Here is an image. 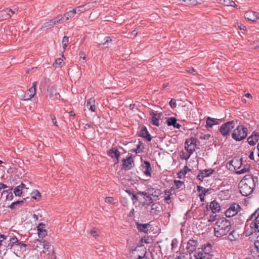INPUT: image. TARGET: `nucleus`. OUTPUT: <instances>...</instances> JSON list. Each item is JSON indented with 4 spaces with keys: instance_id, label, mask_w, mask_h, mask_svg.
<instances>
[{
    "instance_id": "nucleus-1",
    "label": "nucleus",
    "mask_w": 259,
    "mask_h": 259,
    "mask_svg": "<svg viewBox=\"0 0 259 259\" xmlns=\"http://www.w3.org/2000/svg\"><path fill=\"white\" fill-rule=\"evenodd\" d=\"M257 177L251 175H245L239 184L240 193L245 196L251 194L255 187V181H257Z\"/></svg>"
},
{
    "instance_id": "nucleus-2",
    "label": "nucleus",
    "mask_w": 259,
    "mask_h": 259,
    "mask_svg": "<svg viewBox=\"0 0 259 259\" xmlns=\"http://www.w3.org/2000/svg\"><path fill=\"white\" fill-rule=\"evenodd\" d=\"M231 223L226 218L218 219L214 226V235L217 237L226 235L231 231Z\"/></svg>"
},
{
    "instance_id": "nucleus-3",
    "label": "nucleus",
    "mask_w": 259,
    "mask_h": 259,
    "mask_svg": "<svg viewBox=\"0 0 259 259\" xmlns=\"http://www.w3.org/2000/svg\"><path fill=\"white\" fill-rule=\"evenodd\" d=\"M248 129L243 125H238L231 134L232 138L236 141H241L247 136Z\"/></svg>"
},
{
    "instance_id": "nucleus-4",
    "label": "nucleus",
    "mask_w": 259,
    "mask_h": 259,
    "mask_svg": "<svg viewBox=\"0 0 259 259\" xmlns=\"http://www.w3.org/2000/svg\"><path fill=\"white\" fill-rule=\"evenodd\" d=\"M238 120L228 121L223 124L219 130L220 132L224 137H228L230 135L231 131L234 127L235 123H237Z\"/></svg>"
},
{
    "instance_id": "nucleus-5",
    "label": "nucleus",
    "mask_w": 259,
    "mask_h": 259,
    "mask_svg": "<svg viewBox=\"0 0 259 259\" xmlns=\"http://www.w3.org/2000/svg\"><path fill=\"white\" fill-rule=\"evenodd\" d=\"M197 142V139L195 138L191 137L189 139L187 140L185 142V149L189 153V156L192 154L195 150ZM189 157H188L189 158Z\"/></svg>"
},
{
    "instance_id": "nucleus-6",
    "label": "nucleus",
    "mask_w": 259,
    "mask_h": 259,
    "mask_svg": "<svg viewBox=\"0 0 259 259\" xmlns=\"http://www.w3.org/2000/svg\"><path fill=\"white\" fill-rule=\"evenodd\" d=\"M241 209L240 205L237 203L232 204L225 212L227 218L232 217L237 214Z\"/></svg>"
},
{
    "instance_id": "nucleus-7",
    "label": "nucleus",
    "mask_w": 259,
    "mask_h": 259,
    "mask_svg": "<svg viewBox=\"0 0 259 259\" xmlns=\"http://www.w3.org/2000/svg\"><path fill=\"white\" fill-rule=\"evenodd\" d=\"M150 115L151 116V120L150 121L151 124L158 126L159 125V121L163 117L162 113L161 112L157 113L152 111L150 112Z\"/></svg>"
},
{
    "instance_id": "nucleus-8",
    "label": "nucleus",
    "mask_w": 259,
    "mask_h": 259,
    "mask_svg": "<svg viewBox=\"0 0 259 259\" xmlns=\"http://www.w3.org/2000/svg\"><path fill=\"white\" fill-rule=\"evenodd\" d=\"M251 232L249 234L247 233V231L246 233V236L254 235L255 236L259 237V220H256L251 223L250 224Z\"/></svg>"
},
{
    "instance_id": "nucleus-9",
    "label": "nucleus",
    "mask_w": 259,
    "mask_h": 259,
    "mask_svg": "<svg viewBox=\"0 0 259 259\" xmlns=\"http://www.w3.org/2000/svg\"><path fill=\"white\" fill-rule=\"evenodd\" d=\"M47 97L53 101L59 99L60 95L57 92L54 87H49L47 89Z\"/></svg>"
},
{
    "instance_id": "nucleus-10",
    "label": "nucleus",
    "mask_w": 259,
    "mask_h": 259,
    "mask_svg": "<svg viewBox=\"0 0 259 259\" xmlns=\"http://www.w3.org/2000/svg\"><path fill=\"white\" fill-rule=\"evenodd\" d=\"M136 225L137 229L140 232H143L148 234L150 230L151 229V225L149 223L141 224L139 222H136Z\"/></svg>"
},
{
    "instance_id": "nucleus-11",
    "label": "nucleus",
    "mask_w": 259,
    "mask_h": 259,
    "mask_svg": "<svg viewBox=\"0 0 259 259\" xmlns=\"http://www.w3.org/2000/svg\"><path fill=\"white\" fill-rule=\"evenodd\" d=\"M257 14V13L252 11H247L244 14V18L249 21L255 22L259 19Z\"/></svg>"
},
{
    "instance_id": "nucleus-12",
    "label": "nucleus",
    "mask_w": 259,
    "mask_h": 259,
    "mask_svg": "<svg viewBox=\"0 0 259 259\" xmlns=\"http://www.w3.org/2000/svg\"><path fill=\"white\" fill-rule=\"evenodd\" d=\"M139 136L145 139L147 141L150 142L152 140V137L147 130L146 126H143L139 133Z\"/></svg>"
},
{
    "instance_id": "nucleus-13",
    "label": "nucleus",
    "mask_w": 259,
    "mask_h": 259,
    "mask_svg": "<svg viewBox=\"0 0 259 259\" xmlns=\"http://www.w3.org/2000/svg\"><path fill=\"white\" fill-rule=\"evenodd\" d=\"M122 168L125 170H129L132 168L133 167V164H134V160L132 159V156L128 157L125 159H123L122 160Z\"/></svg>"
},
{
    "instance_id": "nucleus-14",
    "label": "nucleus",
    "mask_w": 259,
    "mask_h": 259,
    "mask_svg": "<svg viewBox=\"0 0 259 259\" xmlns=\"http://www.w3.org/2000/svg\"><path fill=\"white\" fill-rule=\"evenodd\" d=\"M138 195L143 196L144 198L145 199V202H144L143 205H147L149 206L153 203V199L151 197V195L147 192L139 191L138 192Z\"/></svg>"
},
{
    "instance_id": "nucleus-15",
    "label": "nucleus",
    "mask_w": 259,
    "mask_h": 259,
    "mask_svg": "<svg viewBox=\"0 0 259 259\" xmlns=\"http://www.w3.org/2000/svg\"><path fill=\"white\" fill-rule=\"evenodd\" d=\"M144 174L147 176H151L152 168L150 162L145 161L141 165Z\"/></svg>"
},
{
    "instance_id": "nucleus-16",
    "label": "nucleus",
    "mask_w": 259,
    "mask_h": 259,
    "mask_svg": "<svg viewBox=\"0 0 259 259\" xmlns=\"http://www.w3.org/2000/svg\"><path fill=\"white\" fill-rule=\"evenodd\" d=\"M198 245V242L196 240H189L187 243L186 247L187 249L190 253H192Z\"/></svg>"
},
{
    "instance_id": "nucleus-17",
    "label": "nucleus",
    "mask_w": 259,
    "mask_h": 259,
    "mask_svg": "<svg viewBox=\"0 0 259 259\" xmlns=\"http://www.w3.org/2000/svg\"><path fill=\"white\" fill-rule=\"evenodd\" d=\"M247 141L250 145H255L259 141V134L254 132L252 135L248 138Z\"/></svg>"
},
{
    "instance_id": "nucleus-18",
    "label": "nucleus",
    "mask_w": 259,
    "mask_h": 259,
    "mask_svg": "<svg viewBox=\"0 0 259 259\" xmlns=\"http://www.w3.org/2000/svg\"><path fill=\"white\" fill-rule=\"evenodd\" d=\"M213 171L214 170L211 168L208 169L200 170L197 176V178L199 180L202 181L204 178L209 176L211 174L213 173Z\"/></svg>"
},
{
    "instance_id": "nucleus-19",
    "label": "nucleus",
    "mask_w": 259,
    "mask_h": 259,
    "mask_svg": "<svg viewBox=\"0 0 259 259\" xmlns=\"http://www.w3.org/2000/svg\"><path fill=\"white\" fill-rule=\"evenodd\" d=\"M45 225L43 223H39L37 226L38 234L39 238H43L47 235V231L45 230Z\"/></svg>"
},
{
    "instance_id": "nucleus-20",
    "label": "nucleus",
    "mask_w": 259,
    "mask_h": 259,
    "mask_svg": "<svg viewBox=\"0 0 259 259\" xmlns=\"http://www.w3.org/2000/svg\"><path fill=\"white\" fill-rule=\"evenodd\" d=\"M219 121H222V119H217L215 118L208 117L206 119V123L205 126L206 127H212L213 125L219 124Z\"/></svg>"
},
{
    "instance_id": "nucleus-21",
    "label": "nucleus",
    "mask_w": 259,
    "mask_h": 259,
    "mask_svg": "<svg viewBox=\"0 0 259 259\" xmlns=\"http://www.w3.org/2000/svg\"><path fill=\"white\" fill-rule=\"evenodd\" d=\"M177 119L175 117H171L170 118H168L166 120V123L168 126H173L175 128H177L178 129L180 128L181 125L180 124L177 122Z\"/></svg>"
},
{
    "instance_id": "nucleus-22",
    "label": "nucleus",
    "mask_w": 259,
    "mask_h": 259,
    "mask_svg": "<svg viewBox=\"0 0 259 259\" xmlns=\"http://www.w3.org/2000/svg\"><path fill=\"white\" fill-rule=\"evenodd\" d=\"M23 188H25V184L22 183L14 189V193L15 195L16 196H21L25 193V191H23Z\"/></svg>"
},
{
    "instance_id": "nucleus-23",
    "label": "nucleus",
    "mask_w": 259,
    "mask_h": 259,
    "mask_svg": "<svg viewBox=\"0 0 259 259\" xmlns=\"http://www.w3.org/2000/svg\"><path fill=\"white\" fill-rule=\"evenodd\" d=\"M209 207L213 213L219 212L221 209L220 204L216 200L212 201L210 203Z\"/></svg>"
},
{
    "instance_id": "nucleus-24",
    "label": "nucleus",
    "mask_w": 259,
    "mask_h": 259,
    "mask_svg": "<svg viewBox=\"0 0 259 259\" xmlns=\"http://www.w3.org/2000/svg\"><path fill=\"white\" fill-rule=\"evenodd\" d=\"M95 100L93 98H91L87 101L86 104V108L93 112L96 111V107L95 105Z\"/></svg>"
},
{
    "instance_id": "nucleus-25",
    "label": "nucleus",
    "mask_w": 259,
    "mask_h": 259,
    "mask_svg": "<svg viewBox=\"0 0 259 259\" xmlns=\"http://www.w3.org/2000/svg\"><path fill=\"white\" fill-rule=\"evenodd\" d=\"M10 11L8 8L3 10L0 12V19L2 20H7L12 17L11 14L10 13Z\"/></svg>"
},
{
    "instance_id": "nucleus-26",
    "label": "nucleus",
    "mask_w": 259,
    "mask_h": 259,
    "mask_svg": "<svg viewBox=\"0 0 259 259\" xmlns=\"http://www.w3.org/2000/svg\"><path fill=\"white\" fill-rule=\"evenodd\" d=\"M19 240L16 237H13L10 239V242L8 244V245H4V246L6 247H9L11 248L14 246H16L18 245L19 243Z\"/></svg>"
},
{
    "instance_id": "nucleus-27",
    "label": "nucleus",
    "mask_w": 259,
    "mask_h": 259,
    "mask_svg": "<svg viewBox=\"0 0 259 259\" xmlns=\"http://www.w3.org/2000/svg\"><path fill=\"white\" fill-rule=\"evenodd\" d=\"M239 237V234L235 230H233L228 236V239L230 241H236Z\"/></svg>"
},
{
    "instance_id": "nucleus-28",
    "label": "nucleus",
    "mask_w": 259,
    "mask_h": 259,
    "mask_svg": "<svg viewBox=\"0 0 259 259\" xmlns=\"http://www.w3.org/2000/svg\"><path fill=\"white\" fill-rule=\"evenodd\" d=\"M211 256L210 254H205L201 251L198 252L194 255L196 259H209Z\"/></svg>"
},
{
    "instance_id": "nucleus-29",
    "label": "nucleus",
    "mask_w": 259,
    "mask_h": 259,
    "mask_svg": "<svg viewBox=\"0 0 259 259\" xmlns=\"http://www.w3.org/2000/svg\"><path fill=\"white\" fill-rule=\"evenodd\" d=\"M148 193L153 197H158L161 195L162 192L160 189L151 188L148 190Z\"/></svg>"
},
{
    "instance_id": "nucleus-30",
    "label": "nucleus",
    "mask_w": 259,
    "mask_h": 259,
    "mask_svg": "<svg viewBox=\"0 0 259 259\" xmlns=\"http://www.w3.org/2000/svg\"><path fill=\"white\" fill-rule=\"evenodd\" d=\"M160 212L159 204L156 203H152L151 205V208L150 211L151 214H158Z\"/></svg>"
},
{
    "instance_id": "nucleus-31",
    "label": "nucleus",
    "mask_w": 259,
    "mask_h": 259,
    "mask_svg": "<svg viewBox=\"0 0 259 259\" xmlns=\"http://www.w3.org/2000/svg\"><path fill=\"white\" fill-rule=\"evenodd\" d=\"M201 249L204 252V253L210 254L212 250V246L209 243H207L206 244L203 245Z\"/></svg>"
},
{
    "instance_id": "nucleus-32",
    "label": "nucleus",
    "mask_w": 259,
    "mask_h": 259,
    "mask_svg": "<svg viewBox=\"0 0 259 259\" xmlns=\"http://www.w3.org/2000/svg\"><path fill=\"white\" fill-rule=\"evenodd\" d=\"M220 4L226 6L237 7L235 2L232 0H222Z\"/></svg>"
},
{
    "instance_id": "nucleus-33",
    "label": "nucleus",
    "mask_w": 259,
    "mask_h": 259,
    "mask_svg": "<svg viewBox=\"0 0 259 259\" xmlns=\"http://www.w3.org/2000/svg\"><path fill=\"white\" fill-rule=\"evenodd\" d=\"M19 98L22 100L27 101L32 98L29 93L22 92L20 93Z\"/></svg>"
},
{
    "instance_id": "nucleus-34",
    "label": "nucleus",
    "mask_w": 259,
    "mask_h": 259,
    "mask_svg": "<svg viewBox=\"0 0 259 259\" xmlns=\"http://www.w3.org/2000/svg\"><path fill=\"white\" fill-rule=\"evenodd\" d=\"M242 163L241 159L238 160V159H233L231 161V164L234 167L235 169H238L241 168L240 166H237V165H241Z\"/></svg>"
},
{
    "instance_id": "nucleus-35",
    "label": "nucleus",
    "mask_w": 259,
    "mask_h": 259,
    "mask_svg": "<svg viewBox=\"0 0 259 259\" xmlns=\"http://www.w3.org/2000/svg\"><path fill=\"white\" fill-rule=\"evenodd\" d=\"M250 166L249 164H245L243 166V167L242 168H241L240 170L237 171L236 174H242L249 172L250 171Z\"/></svg>"
},
{
    "instance_id": "nucleus-36",
    "label": "nucleus",
    "mask_w": 259,
    "mask_h": 259,
    "mask_svg": "<svg viewBox=\"0 0 259 259\" xmlns=\"http://www.w3.org/2000/svg\"><path fill=\"white\" fill-rule=\"evenodd\" d=\"M41 242L42 243V245L44 246V248L45 250H46L47 251H49V252H51V251L52 250V247H51V245H50V243L45 240H42L41 241Z\"/></svg>"
},
{
    "instance_id": "nucleus-37",
    "label": "nucleus",
    "mask_w": 259,
    "mask_h": 259,
    "mask_svg": "<svg viewBox=\"0 0 259 259\" xmlns=\"http://www.w3.org/2000/svg\"><path fill=\"white\" fill-rule=\"evenodd\" d=\"M55 25V21H53V19L50 20L48 22H47L44 24L42 26L41 29H42L44 28H49L53 27Z\"/></svg>"
},
{
    "instance_id": "nucleus-38",
    "label": "nucleus",
    "mask_w": 259,
    "mask_h": 259,
    "mask_svg": "<svg viewBox=\"0 0 259 259\" xmlns=\"http://www.w3.org/2000/svg\"><path fill=\"white\" fill-rule=\"evenodd\" d=\"M259 208H258L250 217L249 219L247 220L249 221V220H252L253 219H254V221L256 220H259Z\"/></svg>"
},
{
    "instance_id": "nucleus-39",
    "label": "nucleus",
    "mask_w": 259,
    "mask_h": 259,
    "mask_svg": "<svg viewBox=\"0 0 259 259\" xmlns=\"http://www.w3.org/2000/svg\"><path fill=\"white\" fill-rule=\"evenodd\" d=\"M189 171H191V169L187 166H185L184 168L178 174V178H181L182 175L185 176Z\"/></svg>"
},
{
    "instance_id": "nucleus-40",
    "label": "nucleus",
    "mask_w": 259,
    "mask_h": 259,
    "mask_svg": "<svg viewBox=\"0 0 259 259\" xmlns=\"http://www.w3.org/2000/svg\"><path fill=\"white\" fill-rule=\"evenodd\" d=\"M126 192L130 195V196H132V200L133 202V203L134 204H135L138 200V194L136 195V194H133L130 190H126Z\"/></svg>"
},
{
    "instance_id": "nucleus-41",
    "label": "nucleus",
    "mask_w": 259,
    "mask_h": 259,
    "mask_svg": "<svg viewBox=\"0 0 259 259\" xmlns=\"http://www.w3.org/2000/svg\"><path fill=\"white\" fill-rule=\"evenodd\" d=\"M63 59L61 58H58L56 59L55 63L53 64L54 67H62L63 65Z\"/></svg>"
},
{
    "instance_id": "nucleus-42",
    "label": "nucleus",
    "mask_w": 259,
    "mask_h": 259,
    "mask_svg": "<svg viewBox=\"0 0 259 259\" xmlns=\"http://www.w3.org/2000/svg\"><path fill=\"white\" fill-rule=\"evenodd\" d=\"M88 9V7H87V5L80 6L76 8L78 13H82L87 11Z\"/></svg>"
},
{
    "instance_id": "nucleus-43",
    "label": "nucleus",
    "mask_w": 259,
    "mask_h": 259,
    "mask_svg": "<svg viewBox=\"0 0 259 259\" xmlns=\"http://www.w3.org/2000/svg\"><path fill=\"white\" fill-rule=\"evenodd\" d=\"M174 182L175 190L181 188L184 185V182L180 180H175Z\"/></svg>"
},
{
    "instance_id": "nucleus-44",
    "label": "nucleus",
    "mask_w": 259,
    "mask_h": 259,
    "mask_svg": "<svg viewBox=\"0 0 259 259\" xmlns=\"http://www.w3.org/2000/svg\"><path fill=\"white\" fill-rule=\"evenodd\" d=\"M68 42H69L68 37H67L66 36H64L63 38V40H62V45H63V49L64 50L66 49V47H67Z\"/></svg>"
},
{
    "instance_id": "nucleus-45",
    "label": "nucleus",
    "mask_w": 259,
    "mask_h": 259,
    "mask_svg": "<svg viewBox=\"0 0 259 259\" xmlns=\"http://www.w3.org/2000/svg\"><path fill=\"white\" fill-rule=\"evenodd\" d=\"M120 155V152L116 147H114V158H116L117 161L114 163L116 164L119 162V157Z\"/></svg>"
},
{
    "instance_id": "nucleus-46",
    "label": "nucleus",
    "mask_w": 259,
    "mask_h": 259,
    "mask_svg": "<svg viewBox=\"0 0 259 259\" xmlns=\"http://www.w3.org/2000/svg\"><path fill=\"white\" fill-rule=\"evenodd\" d=\"M200 139L209 140L210 138H212L210 134H201L199 136Z\"/></svg>"
},
{
    "instance_id": "nucleus-47",
    "label": "nucleus",
    "mask_w": 259,
    "mask_h": 259,
    "mask_svg": "<svg viewBox=\"0 0 259 259\" xmlns=\"http://www.w3.org/2000/svg\"><path fill=\"white\" fill-rule=\"evenodd\" d=\"M24 203L23 200H18L13 202L9 206V207L12 209H14L15 208V206L17 205V204H22Z\"/></svg>"
},
{
    "instance_id": "nucleus-48",
    "label": "nucleus",
    "mask_w": 259,
    "mask_h": 259,
    "mask_svg": "<svg viewBox=\"0 0 259 259\" xmlns=\"http://www.w3.org/2000/svg\"><path fill=\"white\" fill-rule=\"evenodd\" d=\"M175 190V188L174 187H172L170 189H166L164 191V194L166 196H170L172 194V192H174Z\"/></svg>"
},
{
    "instance_id": "nucleus-49",
    "label": "nucleus",
    "mask_w": 259,
    "mask_h": 259,
    "mask_svg": "<svg viewBox=\"0 0 259 259\" xmlns=\"http://www.w3.org/2000/svg\"><path fill=\"white\" fill-rule=\"evenodd\" d=\"M32 198L36 199L37 198H40L41 197L40 193L37 191L36 190L35 192H33L31 193Z\"/></svg>"
},
{
    "instance_id": "nucleus-50",
    "label": "nucleus",
    "mask_w": 259,
    "mask_h": 259,
    "mask_svg": "<svg viewBox=\"0 0 259 259\" xmlns=\"http://www.w3.org/2000/svg\"><path fill=\"white\" fill-rule=\"evenodd\" d=\"M144 146L142 145V143H141V142H140V144H139L137 147V148L135 150V151L138 153H139L140 152H143V149H144Z\"/></svg>"
},
{
    "instance_id": "nucleus-51",
    "label": "nucleus",
    "mask_w": 259,
    "mask_h": 259,
    "mask_svg": "<svg viewBox=\"0 0 259 259\" xmlns=\"http://www.w3.org/2000/svg\"><path fill=\"white\" fill-rule=\"evenodd\" d=\"M63 19V17H62V16L59 15L57 17L53 19V20L55 21V24H56L57 23H60Z\"/></svg>"
},
{
    "instance_id": "nucleus-52",
    "label": "nucleus",
    "mask_w": 259,
    "mask_h": 259,
    "mask_svg": "<svg viewBox=\"0 0 259 259\" xmlns=\"http://www.w3.org/2000/svg\"><path fill=\"white\" fill-rule=\"evenodd\" d=\"M73 17V16L72 14L71 13V12H70V11H69V12H68L67 13H65L64 14V18H65V21L69 20L70 18H72Z\"/></svg>"
},
{
    "instance_id": "nucleus-53",
    "label": "nucleus",
    "mask_w": 259,
    "mask_h": 259,
    "mask_svg": "<svg viewBox=\"0 0 259 259\" xmlns=\"http://www.w3.org/2000/svg\"><path fill=\"white\" fill-rule=\"evenodd\" d=\"M104 41L102 42L103 45H105L107 44H108L109 42L111 43L112 42V39L111 37L110 36H106L104 39Z\"/></svg>"
},
{
    "instance_id": "nucleus-54",
    "label": "nucleus",
    "mask_w": 259,
    "mask_h": 259,
    "mask_svg": "<svg viewBox=\"0 0 259 259\" xmlns=\"http://www.w3.org/2000/svg\"><path fill=\"white\" fill-rule=\"evenodd\" d=\"M169 105L172 108L176 107V100L175 99H171L169 103Z\"/></svg>"
},
{
    "instance_id": "nucleus-55",
    "label": "nucleus",
    "mask_w": 259,
    "mask_h": 259,
    "mask_svg": "<svg viewBox=\"0 0 259 259\" xmlns=\"http://www.w3.org/2000/svg\"><path fill=\"white\" fill-rule=\"evenodd\" d=\"M27 93H29V95L31 96V97L32 98H33L36 94V89H34L30 88L29 89L28 92Z\"/></svg>"
},
{
    "instance_id": "nucleus-56",
    "label": "nucleus",
    "mask_w": 259,
    "mask_h": 259,
    "mask_svg": "<svg viewBox=\"0 0 259 259\" xmlns=\"http://www.w3.org/2000/svg\"><path fill=\"white\" fill-rule=\"evenodd\" d=\"M187 71L188 73H189L190 74H193V75H195L196 74V72L195 69L193 67H192L188 68L187 69Z\"/></svg>"
},
{
    "instance_id": "nucleus-57",
    "label": "nucleus",
    "mask_w": 259,
    "mask_h": 259,
    "mask_svg": "<svg viewBox=\"0 0 259 259\" xmlns=\"http://www.w3.org/2000/svg\"><path fill=\"white\" fill-rule=\"evenodd\" d=\"M91 128V125L89 124H86L84 126V134H85L87 135H88L89 131L88 132V130Z\"/></svg>"
},
{
    "instance_id": "nucleus-58",
    "label": "nucleus",
    "mask_w": 259,
    "mask_h": 259,
    "mask_svg": "<svg viewBox=\"0 0 259 259\" xmlns=\"http://www.w3.org/2000/svg\"><path fill=\"white\" fill-rule=\"evenodd\" d=\"M90 234L95 237H96L97 236H98L97 231L95 229L91 230L90 232Z\"/></svg>"
},
{
    "instance_id": "nucleus-59",
    "label": "nucleus",
    "mask_w": 259,
    "mask_h": 259,
    "mask_svg": "<svg viewBox=\"0 0 259 259\" xmlns=\"http://www.w3.org/2000/svg\"><path fill=\"white\" fill-rule=\"evenodd\" d=\"M105 201L107 203L112 204L113 202V198L112 197H107Z\"/></svg>"
},
{
    "instance_id": "nucleus-60",
    "label": "nucleus",
    "mask_w": 259,
    "mask_h": 259,
    "mask_svg": "<svg viewBox=\"0 0 259 259\" xmlns=\"http://www.w3.org/2000/svg\"><path fill=\"white\" fill-rule=\"evenodd\" d=\"M10 191V193L7 196V199L12 200L13 199V195L11 192L12 189L9 190Z\"/></svg>"
},
{
    "instance_id": "nucleus-61",
    "label": "nucleus",
    "mask_w": 259,
    "mask_h": 259,
    "mask_svg": "<svg viewBox=\"0 0 259 259\" xmlns=\"http://www.w3.org/2000/svg\"><path fill=\"white\" fill-rule=\"evenodd\" d=\"M170 199V196L167 195L165 196L164 200L166 203L169 204L171 202Z\"/></svg>"
},
{
    "instance_id": "nucleus-62",
    "label": "nucleus",
    "mask_w": 259,
    "mask_h": 259,
    "mask_svg": "<svg viewBox=\"0 0 259 259\" xmlns=\"http://www.w3.org/2000/svg\"><path fill=\"white\" fill-rule=\"evenodd\" d=\"M108 156L113 158V146L107 152Z\"/></svg>"
},
{
    "instance_id": "nucleus-63",
    "label": "nucleus",
    "mask_w": 259,
    "mask_h": 259,
    "mask_svg": "<svg viewBox=\"0 0 259 259\" xmlns=\"http://www.w3.org/2000/svg\"><path fill=\"white\" fill-rule=\"evenodd\" d=\"M17 247H19L20 249H22L23 248H25L27 246V244L23 243L21 242H19L18 245H17Z\"/></svg>"
},
{
    "instance_id": "nucleus-64",
    "label": "nucleus",
    "mask_w": 259,
    "mask_h": 259,
    "mask_svg": "<svg viewBox=\"0 0 259 259\" xmlns=\"http://www.w3.org/2000/svg\"><path fill=\"white\" fill-rule=\"evenodd\" d=\"M254 246L257 251L259 252V240H256L254 242Z\"/></svg>"
}]
</instances>
